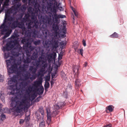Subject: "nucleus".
Segmentation results:
<instances>
[{
    "mask_svg": "<svg viewBox=\"0 0 127 127\" xmlns=\"http://www.w3.org/2000/svg\"><path fill=\"white\" fill-rule=\"evenodd\" d=\"M34 8L33 10H31V18L32 20L36 19L37 16L39 18L42 19L41 21L42 22L40 24V28L39 30H42L44 36L45 41V46L46 48L49 47L56 48V24L54 22L52 27L53 30L48 31L47 30V25H51L52 24L51 16L48 17L46 15L43 16L40 14V6L36 1L34 2ZM31 10V9H30Z\"/></svg>",
    "mask_w": 127,
    "mask_h": 127,
    "instance_id": "1",
    "label": "nucleus"
},
{
    "mask_svg": "<svg viewBox=\"0 0 127 127\" xmlns=\"http://www.w3.org/2000/svg\"><path fill=\"white\" fill-rule=\"evenodd\" d=\"M62 1L60 0H56V39L57 38H64L66 37L67 30L66 23L65 20H60L66 18V16L57 13L58 10L60 11H64V9L61 6Z\"/></svg>",
    "mask_w": 127,
    "mask_h": 127,
    "instance_id": "2",
    "label": "nucleus"
},
{
    "mask_svg": "<svg viewBox=\"0 0 127 127\" xmlns=\"http://www.w3.org/2000/svg\"><path fill=\"white\" fill-rule=\"evenodd\" d=\"M27 98L25 96L20 100H17L15 98L12 99L11 106L12 110L17 113H20L27 108Z\"/></svg>",
    "mask_w": 127,
    "mask_h": 127,
    "instance_id": "3",
    "label": "nucleus"
},
{
    "mask_svg": "<svg viewBox=\"0 0 127 127\" xmlns=\"http://www.w3.org/2000/svg\"><path fill=\"white\" fill-rule=\"evenodd\" d=\"M61 39L59 38L56 39V53L58 54L57 59L59 60H61L62 59L65 51L63 49L66 44V42L62 41Z\"/></svg>",
    "mask_w": 127,
    "mask_h": 127,
    "instance_id": "4",
    "label": "nucleus"
},
{
    "mask_svg": "<svg viewBox=\"0 0 127 127\" xmlns=\"http://www.w3.org/2000/svg\"><path fill=\"white\" fill-rule=\"evenodd\" d=\"M11 53L9 52H8L7 53H5L4 54V57L5 59H7L10 57L9 59L6 61L7 66V69L8 72L9 73V75L15 72L17 68L16 65L14 64L11 65L10 67H9L11 64V61L13 59V57L11 56Z\"/></svg>",
    "mask_w": 127,
    "mask_h": 127,
    "instance_id": "5",
    "label": "nucleus"
},
{
    "mask_svg": "<svg viewBox=\"0 0 127 127\" xmlns=\"http://www.w3.org/2000/svg\"><path fill=\"white\" fill-rule=\"evenodd\" d=\"M10 15L8 13L5 12V17L3 20V23L0 26V29H3L1 30V33L2 34H4V32L7 31L8 30L9 27L11 26V23L10 22L6 21V19L10 16Z\"/></svg>",
    "mask_w": 127,
    "mask_h": 127,
    "instance_id": "6",
    "label": "nucleus"
},
{
    "mask_svg": "<svg viewBox=\"0 0 127 127\" xmlns=\"http://www.w3.org/2000/svg\"><path fill=\"white\" fill-rule=\"evenodd\" d=\"M47 9L49 12L50 13L54 12V16L53 18L54 20L56 21V0H49V1H47Z\"/></svg>",
    "mask_w": 127,
    "mask_h": 127,
    "instance_id": "7",
    "label": "nucleus"
},
{
    "mask_svg": "<svg viewBox=\"0 0 127 127\" xmlns=\"http://www.w3.org/2000/svg\"><path fill=\"white\" fill-rule=\"evenodd\" d=\"M42 58L41 57H39L38 60H36L34 62L32 63L33 66H29V71L32 74L34 75L35 74L37 69L40 65V59Z\"/></svg>",
    "mask_w": 127,
    "mask_h": 127,
    "instance_id": "8",
    "label": "nucleus"
},
{
    "mask_svg": "<svg viewBox=\"0 0 127 127\" xmlns=\"http://www.w3.org/2000/svg\"><path fill=\"white\" fill-rule=\"evenodd\" d=\"M80 66L79 65H77L76 67H73V71L74 73V74L75 75L74 77L76 79L75 81V88L78 89L81 85L80 83L81 82L80 80L78 78V75L79 73L78 71L79 68Z\"/></svg>",
    "mask_w": 127,
    "mask_h": 127,
    "instance_id": "9",
    "label": "nucleus"
},
{
    "mask_svg": "<svg viewBox=\"0 0 127 127\" xmlns=\"http://www.w3.org/2000/svg\"><path fill=\"white\" fill-rule=\"evenodd\" d=\"M17 27L22 29V32L23 34L27 35H30V34L29 32V30L24 26V23H23L22 21L19 22L18 21Z\"/></svg>",
    "mask_w": 127,
    "mask_h": 127,
    "instance_id": "10",
    "label": "nucleus"
},
{
    "mask_svg": "<svg viewBox=\"0 0 127 127\" xmlns=\"http://www.w3.org/2000/svg\"><path fill=\"white\" fill-rule=\"evenodd\" d=\"M54 54H50L48 55L47 60L49 63L51 62L54 60V64L56 65V52H54ZM54 67L55 68H56V65L54 66Z\"/></svg>",
    "mask_w": 127,
    "mask_h": 127,
    "instance_id": "11",
    "label": "nucleus"
},
{
    "mask_svg": "<svg viewBox=\"0 0 127 127\" xmlns=\"http://www.w3.org/2000/svg\"><path fill=\"white\" fill-rule=\"evenodd\" d=\"M15 46L14 44L10 41L8 43L6 44V46L3 47V50L4 52L6 51L10 50L13 49Z\"/></svg>",
    "mask_w": 127,
    "mask_h": 127,
    "instance_id": "12",
    "label": "nucleus"
},
{
    "mask_svg": "<svg viewBox=\"0 0 127 127\" xmlns=\"http://www.w3.org/2000/svg\"><path fill=\"white\" fill-rule=\"evenodd\" d=\"M21 42L22 43L24 44L23 45L24 48L28 47L29 46H32L31 45V42L30 41V40L26 38H23L21 40Z\"/></svg>",
    "mask_w": 127,
    "mask_h": 127,
    "instance_id": "13",
    "label": "nucleus"
},
{
    "mask_svg": "<svg viewBox=\"0 0 127 127\" xmlns=\"http://www.w3.org/2000/svg\"><path fill=\"white\" fill-rule=\"evenodd\" d=\"M35 47L32 46H29L28 47L24 48L26 49V52L27 57H29L31 55V52L33 51Z\"/></svg>",
    "mask_w": 127,
    "mask_h": 127,
    "instance_id": "14",
    "label": "nucleus"
},
{
    "mask_svg": "<svg viewBox=\"0 0 127 127\" xmlns=\"http://www.w3.org/2000/svg\"><path fill=\"white\" fill-rule=\"evenodd\" d=\"M31 74L30 73L27 72L25 74L24 78V80H27L29 79L31 80L34 79H35V76L34 75H32V77H31Z\"/></svg>",
    "mask_w": 127,
    "mask_h": 127,
    "instance_id": "15",
    "label": "nucleus"
},
{
    "mask_svg": "<svg viewBox=\"0 0 127 127\" xmlns=\"http://www.w3.org/2000/svg\"><path fill=\"white\" fill-rule=\"evenodd\" d=\"M65 104L66 103L64 102H60L56 104V115L58 114L59 112L58 110L62 108Z\"/></svg>",
    "mask_w": 127,
    "mask_h": 127,
    "instance_id": "16",
    "label": "nucleus"
},
{
    "mask_svg": "<svg viewBox=\"0 0 127 127\" xmlns=\"http://www.w3.org/2000/svg\"><path fill=\"white\" fill-rule=\"evenodd\" d=\"M36 19H34V20L33 21V23L34 24H33V25H32V27L33 28H35V30H38V31H40L39 29L40 28V26H39V23L38 22V21L36 20Z\"/></svg>",
    "mask_w": 127,
    "mask_h": 127,
    "instance_id": "17",
    "label": "nucleus"
},
{
    "mask_svg": "<svg viewBox=\"0 0 127 127\" xmlns=\"http://www.w3.org/2000/svg\"><path fill=\"white\" fill-rule=\"evenodd\" d=\"M39 31L35 29H33V30H32L31 32L29 30V32L30 34V35H25L27 36H31L33 37H35L36 36L37 34L38 33V32Z\"/></svg>",
    "mask_w": 127,
    "mask_h": 127,
    "instance_id": "18",
    "label": "nucleus"
},
{
    "mask_svg": "<svg viewBox=\"0 0 127 127\" xmlns=\"http://www.w3.org/2000/svg\"><path fill=\"white\" fill-rule=\"evenodd\" d=\"M42 82V79H39L38 81H35L34 82V83L32 84V86L34 88H37L39 85H41Z\"/></svg>",
    "mask_w": 127,
    "mask_h": 127,
    "instance_id": "19",
    "label": "nucleus"
},
{
    "mask_svg": "<svg viewBox=\"0 0 127 127\" xmlns=\"http://www.w3.org/2000/svg\"><path fill=\"white\" fill-rule=\"evenodd\" d=\"M19 36L18 33V31L16 30L14 32L13 34L12 35L10 38L14 39L17 38H18Z\"/></svg>",
    "mask_w": 127,
    "mask_h": 127,
    "instance_id": "20",
    "label": "nucleus"
},
{
    "mask_svg": "<svg viewBox=\"0 0 127 127\" xmlns=\"http://www.w3.org/2000/svg\"><path fill=\"white\" fill-rule=\"evenodd\" d=\"M27 89L26 90V92L28 94H29L34 89V88L33 86L30 85L29 86L27 87Z\"/></svg>",
    "mask_w": 127,
    "mask_h": 127,
    "instance_id": "21",
    "label": "nucleus"
},
{
    "mask_svg": "<svg viewBox=\"0 0 127 127\" xmlns=\"http://www.w3.org/2000/svg\"><path fill=\"white\" fill-rule=\"evenodd\" d=\"M23 62L25 64H29L30 63L32 60L29 57H26L25 58H23Z\"/></svg>",
    "mask_w": 127,
    "mask_h": 127,
    "instance_id": "22",
    "label": "nucleus"
},
{
    "mask_svg": "<svg viewBox=\"0 0 127 127\" xmlns=\"http://www.w3.org/2000/svg\"><path fill=\"white\" fill-rule=\"evenodd\" d=\"M18 22V19H16V20H14L12 23L11 25V27L12 29H14L17 27V25Z\"/></svg>",
    "mask_w": 127,
    "mask_h": 127,
    "instance_id": "23",
    "label": "nucleus"
},
{
    "mask_svg": "<svg viewBox=\"0 0 127 127\" xmlns=\"http://www.w3.org/2000/svg\"><path fill=\"white\" fill-rule=\"evenodd\" d=\"M114 107L112 105H109L106 107L105 111L108 113L107 110H108L109 112H111L113 111Z\"/></svg>",
    "mask_w": 127,
    "mask_h": 127,
    "instance_id": "24",
    "label": "nucleus"
},
{
    "mask_svg": "<svg viewBox=\"0 0 127 127\" xmlns=\"http://www.w3.org/2000/svg\"><path fill=\"white\" fill-rule=\"evenodd\" d=\"M9 27L8 28V30H7V31H6V32H4V34H2L1 33V30H2L3 29H1V30H0V31H1V34L2 35H4V34H5V35L6 36V37H8L9 36V35H10V34L11 32H12V30H9Z\"/></svg>",
    "mask_w": 127,
    "mask_h": 127,
    "instance_id": "25",
    "label": "nucleus"
},
{
    "mask_svg": "<svg viewBox=\"0 0 127 127\" xmlns=\"http://www.w3.org/2000/svg\"><path fill=\"white\" fill-rule=\"evenodd\" d=\"M38 53L37 52H34L32 55L31 57V59L32 60H34L38 57Z\"/></svg>",
    "mask_w": 127,
    "mask_h": 127,
    "instance_id": "26",
    "label": "nucleus"
},
{
    "mask_svg": "<svg viewBox=\"0 0 127 127\" xmlns=\"http://www.w3.org/2000/svg\"><path fill=\"white\" fill-rule=\"evenodd\" d=\"M63 61L61 60H59L58 59L57 61H56V69H59L58 68L60 67Z\"/></svg>",
    "mask_w": 127,
    "mask_h": 127,
    "instance_id": "27",
    "label": "nucleus"
},
{
    "mask_svg": "<svg viewBox=\"0 0 127 127\" xmlns=\"http://www.w3.org/2000/svg\"><path fill=\"white\" fill-rule=\"evenodd\" d=\"M29 18V15H28L26 14L24 17L21 19V21L24 24L27 21Z\"/></svg>",
    "mask_w": 127,
    "mask_h": 127,
    "instance_id": "28",
    "label": "nucleus"
},
{
    "mask_svg": "<svg viewBox=\"0 0 127 127\" xmlns=\"http://www.w3.org/2000/svg\"><path fill=\"white\" fill-rule=\"evenodd\" d=\"M33 21H31L27 24V29L28 30L29 29H31L32 28V26L33 25Z\"/></svg>",
    "mask_w": 127,
    "mask_h": 127,
    "instance_id": "29",
    "label": "nucleus"
},
{
    "mask_svg": "<svg viewBox=\"0 0 127 127\" xmlns=\"http://www.w3.org/2000/svg\"><path fill=\"white\" fill-rule=\"evenodd\" d=\"M44 90V88L42 86L40 87V89H38L37 91L38 92V94L39 95L42 94Z\"/></svg>",
    "mask_w": 127,
    "mask_h": 127,
    "instance_id": "30",
    "label": "nucleus"
},
{
    "mask_svg": "<svg viewBox=\"0 0 127 127\" xmlns=\"http://www.w3.org/2000/svg\"><path fill=\"white\" fill-rule=\"evenodd\" d=\"M60 72L61 77L62 78L64 79L65 80L67 78L63 70L61 71Z\"/></svg>",
    "mask_w": 127,
    "mask_h": 127,
    "instance_id": "31",
    "label": "nucleus"
},
{
    "mask_svg": "<svg viewBox=\"0 0 127 127\" xmlns=\"http://www.w3.org/2000/svg\"><path fill=\"white\" fill-rule=\"evenodd\" d=\"M119 35L116 32H115L113 34L110 35V37L111 38H116L118 37Z\"/></svg>",
    "mask_w": 127,
    "mask_h": 127,
    "instance_id": "32",
    "label": "nucleus"
},
{
    "mask_svg": "<svg viewBox=\"0 0 127 127\" xmlns=\"http://www.w3.org/2000/svg\"><path fill=\"white\" fill-rule=\"evenodd\" d=\"M21 6V4L19 3H18L17 4H15L13 7L15 8L16 10L17 11L18 9Z\"/></svg>",
    "mask_w": 127,
    "mask_h": 127,
    "instance_id": "33",
    "label": "nucleus"
},
{
    "mask_svg": "<svg viewBox=\"0 0 127 127\" xmlns=\"http://www.w3.org/2000/svg\"><path fill=\"white\" fill-rule=\"evenodd\" d=\"M49 83L48 82L46 81L44 85V88L45 90L49 87Z\"/></svg>",
    "mask_w": 127,
    "mask_h": 127,
    "instance_id": "34",
    "label": "nucleus"
},
{
    "mask_svg": "<svg viewBox=\"0 0 127 127\" xmlns=\"http://www.w3.org/2000/svg\"><path fill=\"white\" fill-rule=\"evenodd\" d=\"M9 5V3H7L6 2H4L3 5V10H4L5 8H8V6Z\"/></svg>",
    "mask_w": 127,
    "mask_h": 127,
    "instance_id": "35",
    "label": "nucleus"
},
{
    "mask_svg": "<svg viewBox=\"0 0 127 127\" xmlns=\"http://www.w3.org/2000/svg\"><path fill=\"white\" fill-rule=\"evenodd\" d=\"M28 85V83L26 82H23L20 83V86H22L23 87H25Z\"/></svg>",
    "mask_w": 127,
    "mask_h": 127,
    "instance_id": "36",
    "label": "nucleus"
},
{
    "mask_svg": "<svg viewBox=\"0 0 127 127\" xmlns=\"http://www.w3.org/2000/svg\"><path fill=\"white\" fill-rule=\"evenodd\" d=\"M15 9V8L13 6L12 8L10 9L11 12L12 14H14L17 12V10Z\"/></svg>",
    "mask_w": 127,
    "mask_h": 127,
    "instance_id": "37",
    "label": "nucleus"
},
{
    "mask_svg": "<svg viewBox=\"0 0 127 127\" xmlns=\"http://www.w3.org/2000/svg\"><path fill=\"white\" fill-rule=\"evenodd\" d=\"M45 126V122L44 120H43L39 124V127H44Z\"/></svg>",
    "mask_w": 127,
    "mask_h": 127,
    "instance_id": "38",
    "label": "nucleus"
},
{
    "mask_svg": "<svg viewBox=\"0 0 127 127\" xmlns=\"http://www.w3.org/2000/svg\"><path fill=\"white\" fill-rule=\"evenodd\" d=\"M14 20V18L11 17L9 18V17L7 18L6 20V21L10 22L11 23V22H13Z\"/></svg>",
    "mask_w": 127,
    "mask_h": 127,
    "instance_id": "39",
    "label": "nucleus"
},
{
    "mask_svg": "<svg viewBox=\"0 0 127 127\" xmlns=\"http://www.w3.org/2000/svg\"><path fill=\"white\" fill-rule=\"evenodd\" d=\"M17 76L16 75H14L12 77L10 78L13 83L16 82L17 80L16 78H17Z\"/></svg>",
    "mask_w": 127,
    "mask_h": 127,
    "instance_id": "40",
    "label": "nucleus"
},
{
    "mask_svg": "<svg viewBox=\"0 0 127 127\" xmlns=\"http://www.w3.org/2000/svg\"><path fill=\"white\" fill-rule=\"evenodd\" d=\"M14 40H13L11 41V42H12V43L14 44L15 46L17 45L18 43L17 40L15 39Z\"/></svg>",
    "mask_w": 127,
    "mask_h": 127,
    "instance_id": "41",
    "label": "nucleus"
},
{
    "mask_svg": "<svg viewBox=\"0 0 127 127\" xmlns=\"http://www.w3.org/2000/svg\"><path fill=\"white\" fill-rule=\"evenodd\" d=\"M78 53L80 54L81 56H83V50L82 48L78 49Z\"/></svg>",
    "mask_w": 127,
    "mask_h": 127,
    "instance_id": "42",
    "label": "nucleus"
},
{
    "mask_svg": "<svg viewBox=\"0 0 127 127\" xmlns=\"http://www.w3.org/2000/svg\"><path fill=\"white\" fill-rule=\"evenodd\" d=\"M63 95V97L66 99L68 98V94L66 91H65L64 92Z\"/></svg>",
    "mask_w": 127,
    "mask_h": 127,
    "instance_id": "43",
    "label": "nucleus"
},
{
    "mask_svg": "<svg viewBox=\"0 0 127 127\" xmlns=\"http://www.w3.org/2000/svg\"><path fill=\"white\" fill-rule=\"evenodd\" d=\"M38 110L41 115H43L44 114V110L42 108H40Z\"/></svg>",
    "mask_w": 127,
    "mask_h": 127,
    "instance_id": "44",
    "label": "nucleus"
},
{
    "mask_svg": "<svg viewBox=\"0 0 127 127\" xmlns=\"http://www.w3.org/2000/svg\"><path fill=\"white\" fill-rule=\"evenodd\" d=\"M12 80L11 78H10L8 79V85H10V84H13V83L12 81Z\"/></svg>",
    "mask_w": 127,
    "mask_h": 127,
    "instance_id": "45",
    "label": "nucleus"
},
{
    "mask_svg": "<svg viewBox=\"0 0 127 127\" xmlns=\"http://www.w3.org/2000/svg\"><path fill=\"white\" fill-rule=\"evenodd\" d=\"M1 117V119L3 120L6 118V116L4 114H1L0 116Z\"/></svg>",
    "mask_w": 127,
    "mask_h": 127,
    "instance_id": "46",
    "label": "nucleus"
},
{
    "mask_svg": "<svg viewBox=\"0 0 127 127\" xmlns=\"http://www.w3.org/2000/svg\"><path fill=\"white\" fill-rule=\"evenodd\" d=\"M41 97V96H39L37 97L35 100V101L36 102H39L40 100V98Z\"/></svg>",
    "mask_w": 127,
    "mask_h": 127,
    "instance_id": "47",
    "label": "nucleus"
},
{
    "mask_svg": "<svg viewBox=\"0 0 127 127\" xmlns=\"http://www.w3.org/2000/svg\"><path fill=\"white\" fill-rule=\"evenodd\" d=\"M47 117H51V115L50 112L48 111L47 109Z\"/></svg>",
    "mask_w": 127,
    "mask_h": 127,
    "instance_id": "48",
    "label": "nucleus"
},
{
    "mask_svg": "<svg viewBox=\"0 0 127 127\" xmlns=\"http://www.w3.org/2000/svg\"><path fill=\"white\" fill-rule=\"evenodd\" d=\"M34 44L35 45H38L40 43V41L39 40H37V41H34L33 42Z\"/></svg>",
    "mask_w": 127,
    "mask_h": 127,
    "instance_id": "49",
    "label": "nucleus"
},
{
    "mask_svg": "<svg viewBox=\"0 0 127 127\" xmlns=\"http://www.w3.org/2000/svg\"><path fill=\"white\" fill-rule=\"evenodd\" d=\"M6 9H4V10H6V12L7 13H9V14H10H10L11 13V12L10 11V9H8V8H6Z\"/></svg>",
    "mask_w": 127,
    "mask_h": 127,
    "instance_id": "50",
    "label": "nucleus"
},
{
    "mask_svg": "<svg viewBox=\"0 0 127 127\" xmlns=\"http://www.w3.org/2000/svg\"><path fill=\"white\" fill-rule=\"evenodd\" d=\"M14 86L13 85H10L9 86V89L12 90H14Z\"/></svg>",
    "mask_w": 127,
    "mask_h": 127,
    "instance_id": "51",
    "label": "nucleus"
},
{
    "mask_svg": "<svg viewBox=\"0 0 127 127\" xmlns=\"http://www.w3.org/2000/svg\"><path fill=\"white\" fill-rule=\"evenodd\" d=\"M3 81V78L2 76L0 75V82H2Z\"/></svg>",
    "mask_w": 127,
    "mask_h": 127,
    "instance_id": "52",
    "label": "nucleus"
},
{
    "mask_svg": "<svg viewBox=\"0 0 127 127\" xmlns=\"http://www.w3.org/2000/svg\"><path fill=\"white\" fill-rule=\"evenodd\" d=\"M24 122V120L23 119H20L19 121V123L20 124H23Z\"/></svg>",
    "mask_w": 127,
    "mask_h": 127,
    "instance_id": "53",
    "label": "nucleus"
},
{
    "mask_svg": "<svg viewBox=\"0 0 127 127\" xmlns=\"http://www.w3.org/2000/svg\"><path fill=\"white\" fill-rule=\"evenodd\" d=\"M36 96L37 95L35 94H33L31 96L32 97V98L33 100L35 99Z\"/></svg>",
    "mask_w": 127,
    "mask_h": 127,
    "instance_id": "54",
    "label": "nucleus"
},
{
    "mask_svg": "<svg viewBox=\"0 0 127 127\" xmlns=\"http://www.w3.org/2000/svg\"><path fill=\"white\" fill-rule=\"evenodd\" d=\"M82 42L83 45L84 46H85L86 45V41L83 39L82 41Z\"/></svg>",
    "mask_w": 127,
    "mask_h": 127,
    "instance_id": "55",
    "label": "nucleus"
},
{
    "mask_svg": "<svg viewBox=\"0 0 127 127\" xmlns=\"http://www.w3.org/2000/svg\"><path fill=\"white\" fill-rule=\"evenodd\" d=\"M50 79V76H47L46 78V81H49Z\"/></svg>",
    "mask_w": 127,
    "mask_h": 127,
    "instance_id": "56",
    "label": "nucleus"
},
{
    "mask_svg": "<svg viewBox=\"0 0 127 127\" xmlns=\"http://www.w3.org/2000/svg\"><path fill=\"white\" fill-rule=\"evenodd\" d=\"M18 95H19V97H20V98H21L23 96V94L21 93H18Z\"/></svg>",
    "mask_w": 127,
    "mask_h": 127,
    "instance_id": "57",
    "label": "nucleus"
},
{
    "mask_svg": "<svg viewBox=\"0 0 127 127\" xmlns=\"http://www.w3.org/2000/svg\"><path fill=\"white\" fill-rule=\"evenodd\" d=\"M59 69H57V70H56V77L59 75L58 72L59 71Z\"/></svg>",
    "mask_w": 127,
    "mask_h": 127,
    "instance_id": "58",
    "label": "nucleus"
},
{
    "mask_svg": "<svg viewBox=\"0 0 127 127\" xmlns=\"http://www.w3.org/2000/svg\"><path fill=\"white\" fill-rule=\"evenodd\" d=\"M44 70V69L43 68H41L40 70V71L39 72V74L40 75V72H43Z\"/></svg>",
    "mask_w": 127,
    "mask_h": 127,
    "instance_id": "59",
    "label": "nucleus"
},
{
    "mask_svg": "<svg viewBox=\"0 0 127 127\" xmlns=\"http://www.w3.org/2000/svg\"><path fill=\"white\" fill-rule=\"evenodd\" d=\"M112 125L110 124L108 125H107L106 126H104V127H111Z\"/></svg>",
    "mask_w": 127,
    "mask_h": 127,
    "instance_id": "60",
    "label": "nucleus"
},
{
    "mask_svg": "<svg viewBox=\"0 0 127 127\" xmlns=\"http://www.w3.org/2000/svg\"><path fill=\"white\" fill-rule=\"evenodd\" d=\"M51 121V117H47V122H50Z\"/></svg>",
    "mask_w": 127,
    "mask_h": 127,
    "instance_id": "61",
    "label": "nucleus"
},
{
    "mask_svg": "<svg viewBox=\"0 0 127 127\" xmlns=\"http://www.w3.org/2000/svg\"><path fill=\"white\" fill-rule=\"evenodd\" d=\"M23 68H24L25 67L27 68L28 66V65L27 64H23Z\"/></svg>",
    "mask_w": 127,
    "mask_h": 127,
    "instance_id": "62",
    "label": "nucleus"
},
{
    "mask_svg": "<svg viewBox=\"0 0 127 127\" xmlns=\"http://www.w3.org/2000/svg\"><path fill=\"white\" fill-rule=\"evenodd\" d=\"M22 17L23 15H20L19 17L18 18V19L21 20V19H22Z\"/></svg>",
    "mask_w": 127,
    "mask_h": 127,
    "instance_id": "63",
    "label": "nucleus"
},
{
    "mask_svg": "<svg viewBox=\"0 0 127 127\" xmlns=\"http://www.w3.org/2000/svg\"><path fill=\"white\" fill-rule=\"evenodd\" d=\"M74 14L75 16L77 18L78 16V13L77 11H76L74 13Z\"/></svg>",
    "mask_w": 127,
    "mask_h": 127,
    "instance_id": "64",
    "label": "nucleus"
}]
</instances>
